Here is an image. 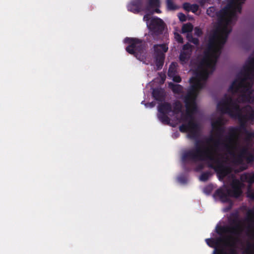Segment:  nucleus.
Segmentation results:
<instances>
[{"label": "nucleus", "mask_w": 254, "mask_h": 254, "mask_svg": "<svg viewBox=\"0 0 254 254\" xmlns=\"http://www.w3.org/2000/svg\"><path fill=\"white\" fill-rule=\"evenodd\" d=\"M167 7L169 10H175L179 9V7L176 5L172 0H166Z\"/></svg>", "instance_id": "nucleus-34"}, {"label": "nucleus", "mask_w": 254, "mask_h": 254, "mask_svg": "<svg viewBox=\"0 0 254 254\" xmlns=\"http://www.w3.org/2000/svg\"><path fill=\"white\" fill-rule=\"evenodd\" d=\"M175 37L176 40L178 41L179 43H183L184 42L183 38L182 36L178 33H175Z\"/></svg>", "instance_id": "nucleus-42"}, {"label": "nucleus", "mask_w": 254, "mask_h": 254, "mask_svg": "<svg viewBox=\"0 0 254 254\" xmlns=\"http://www.w3.org/2000/svg\"><path fill=\"white\" fill-rule=\"evenodd\" d=\"M246 220L249 223L248 229L254 227V207L247 212Z\"/></svg>", "instance_id": "nucleus-24"}, {"label": "nucleus", "mask_w": 254, "mask_h": 254, "mask_svg": "<svg viewBox=\"0 0 254 254\" xmlns=\"http://www.w3.org/2000/svg\"><path fill=\"white\" fill-rule=\"evenodd\" d=\"M229 106L232 109V114H229L231 117L233 118H236L238 115L239 113H241L243 111V108H241L240 106L236 103L233 101L230 102Z\"/></svg>", "instance_id": "nucleus-21"}, {"label": "nucleus", "mask_w": 254, "mask_h": 254, "mask_svg": "<svg viewBox=\"0 0 254 254\" xmlns=\"http://www.w3.org/2000/svg\"><path fill=\"white\" fill-rule=\"evenodd\" d=\"M206 13L210 17L217 18V23L215 29L212 32L209 37V49H212L220 39L223 44L227 41L232 29L229 26L232 24V18L235 14L228 15L227 10L225 8L217 11L215 6H210L206 10Z\"/></svg>", "instance_id": "nucleus-4"}, {"label": "nucleus", "mask_w": 254, "mask_h": 254, "mask_svg": "<svg viewBox=\"0 0 254 254\" xmlns=\"http://www.w3.org/2000/svg\"><path fill=\"white\" fill-rule=\"evenodd\" d=\"M229 134L225 137L224 143L234 145V139L237 137L239 129L238 127H231L229 128Z\"/></svg>", "instance_id": "nucleus-17"}, {"label": "nucleus", "mask_w": 254, "mask_h": 254, "mask_svg": "<svg viewBox=\"0 0 254 254\" xmlns=\"http://www.w3.org/2000/svg\"><path fill=\"white\" fill-rule=\"evenodd\" d=\"M254 70V57H250L228 89V91L233 94L240 92L243 101L250 103L254 101V96L252 95L254 90L253 83L247 82V80L254 79V74L252 72Z\"/></svg>", "instance_id": "nucleus-3"}, {"label": "nucleus", "mask_w": 254, "mask_h": 254, "mask_svg": "<svg viewBox=\"0 0 254 254\" xmlns=\"http://www.w3.org/2000/svg\"><path fill=\"white\" fill-rule=\"evenodd\" d=\"M143 20L144 21H146L147 22V24L149 23L150 22V17H149V14H145L143 17Z\"/></svg>", "instance_id": "nucleus-50"}, {"label": "nucleus", "mask_w": 254, "mask_h": 254, "mask_svg": "<svg viewBox=\"0 0 254 254\" xmlns=\"http://www.w3.org/2000/svg\"><path fill=\"white\" fill-rule=\"evenodd\" d=\"M192 46L189 43H187L185 44L183 47V51H190L191 53H192Z\"/></svg>", "instance_id": "nucleus-40"}, {"label": "nucleus", "mask_w": 254, "mask_h": 254, "mask_svg": "<svg viewBox=\"0 0 254 254\" xmlns=\"http://www.w3.org/2000/svg\"><path fill=\"white\" fill-rule=\"evenodd\" d=\"M248 197L252 199H254V192H249L248 194Z\"/></svg>", "instance_id": "nucleus-52"}, {"label": "nucleus", "mask_w": 254, "mask_h": 254, "mask_svg": "<svg viewBox=\"0 0 254 254\" xmlns=\"http://www.w3.org/2000/svg\"><path fill=\"white\" fill-rule=\"evenodd\" d=\"M194 34L195 35L200 37L202 34V31L199 27H196L194 29Z\"/></svg>", "instance_id": "nucleus-41"}, {"label": "nucleus", "mask_w": 254, "mask_h": 254, "mask_svg": "<svg viewBox=\"0 0 254 254\" xmlns=\"http://www.w3.org/2000/svg\"><path fill=\"white\" fill-rule=\"evenodd\" d=\"M201 143L197 140L195 143V148L184 152L182 155V160L186 162L190 160L196 162L199 161H206L208 167L213 169L217 173L219 180L223 179L229 173V168L225 165L223 161L217 157L212 148H206L202 150L199 146Z\"/></svg>", "instance_id": "nucleus-2"}, {"label": "nucleus", "mask_w": 254, "mask_h": 254, "mask_svg": "<svg viewBox=\"0 0 254 254\" xmlns=\"http://www.w3.org/2000/svg\"><path fill=\"white\" fill-rule=\"evenodd\" d=\"M230 223L231 225V234L236 236H239L242 230L241 227V221L239 218L238 213H233L231 214V218L230 219Z\"/></svg>", "instance_id": "nucleus-12"}, {"label": "nucleus", "mask_w": 254, "mask_h": 254, "mask_svg": "<svg viewBox=\"0 0 254 254\" xmlns=\"http://www.w3.org/2000/svg\"><path fill=\"white\" fill-rule=\"evenodd\" d=\"M211 127L213 130L215 131V135L217 137V139H214L212 136H210L206 139V141L207 143L213 142V146L211 147L210 148H212L214 154L217 157L220 158L221 155L218 152L220 150H223V145L222 144L224 143V140L221 139V137L224 133L225 129L224 127L222 126V120L218 119L215 121L211 122Z\"/></svg>", "instance_id": "nucleus-5"}, {"label": "nucleus", "mask_w": 254, "mask_h": 254, "mask_svg": "<svg viewBox=\"0 0 254 254\" xmlns=\"http://www.w3.org/2000/svg\"><path fill=\"white\" fill-rule=\"evenodd\" d=\"M249 136H254V133L251 132V133H248Z\"/></svg>", "instance_id": "nucleus-55"}, {"label": "nucleus", "mask_w": 254, "mask_h": 254, "mask_svg": "<svg viewBox=\"0 0 254 254\" xmlns=\"http://www.w3.org/2000/svg\"><path fill=\"white\" fill-rule=\"evenodd\" d=\"M207 0H199L198 3L201 6H204L207 2Z\"/></svg>", "instance_id": "nucleus-51"}, {"label": "nucleus", "mask_w": 254, "mask_h": 254, "mask_svg": "<svg viewBox=\"0 0 254 254\" xmlns=\"http://www.w3.org/2000/svg\"><path fill=\"white\" fill-rule=\"evenodd\" d=\"M191 4L188 2H185L183 4V8L188 11H190Z\"/></svg>", "instance_id": "nucleus-47"}, {"label": "nucleus", "mask_w": 254, "mask_h": 254, "mask_svg": "<svg viewBox=\"0 0 254 254\" xmlns=\"http://www.w3.org/2000/svg\"><path fill=\"white\" fill-rule=\"evenodd\" d=\"M147 27L151 35L155 38L163 34L166 25L162 19L154 17L150 19L149 23H147Z\"/></svg>", "instance_id": "nucleus-8"}, {"label": "nucleus", "mask_w": 254, "mask_h": 254, "mask_svg": "<svg viewBox=\"0 0 254 254\" xmlns=\"http://www.w3.org/2000/svg\"><path fill=\"white\" fill-rule=\"evenodd\" d=\"M154 50V56H158L160 55L165 56V53L167 52L168 50V45L166 44H156L153 46Z\"/></svg>", "instance_id": "nucleus-20"}, {"label": "nucleus", "mask_w": 254, "mask_h": 254, "mask_svg": "<svg viewBox=\"0 0 254 254\" xmlns=\"http://www.w3.org/2000/svg\"><path fill=\"white\" fill-rule=\"evenodd\" d=\"M229 237H232L231 236H228L225 238H218L215 239L212 238H208L205 239V242L206 244L211 248H214V250L217 249H221L225 248L228 249V247L225 246L224 244L226 242H230V243L232 242V240L231 239H229Z\"/></svg>", "instance_id": "nucleus-13"}, {"label": "nucleus", "mask_w": 254, "mask_h": 254, "mask_svg": "<svg viewBox=\"0 0 254 254\" xmlns=\"http://www.w3.org/2000/svg\"><path fill=\"white\" fill-rule=\"evenodd\" d=\"M176 72L177 71L175 64L174 63H172L169 67L168 73V76L170 77L171 76H173L176 74Z\"/></svg>", "instance_id": "nucleus-36"}, {"label": "nucleus", "mask_w": 254, "mask_h": 254, "mask_svg": "<svg viewBox=\"0 0 254 254\" xmlns=\"http://www.w3.org/2000/svg\"><path fill=\"white\" fill-rule=\"evenodd\" d=\"M229 239L232 240V242H226L224 245L228 247V249L221 248L214 250L213 254H238L236 249V244L239 241L237 237H229Z\"/></svg>", "instance_id": "nucleus-10"}, {"label": "nucleus", "mask_w": 254, "mask_h": 254, "mask_svg": "<svg viewBox=\"0 0 254 254\" xmlns=\"http://www.w3.org/2000/svg\"><path fill=\"white\" fill-rule=\"evenodd\" d=\"M153 98L159 102H163L165 100L166 93L164 89L156 88L153 89L152 93Z\"/></svg>", "instance_id": "nucleus-18"}, {"label": "nucleus", "mask_w": 254, "mask_h": 254, "mask_svg": "<svg viewBox=\"0 0 254 254\" xmlns=\"http://www.w3.org/2000/svg\"><path fill=\"white\" fill-rule=\"evenodd\" d=\"M169 87L175 94H180L183 92V87L180 84H175L170 82L169 83Z\"/></svg>", "instance_id": "nucleus-26"}, {"label": "nucleus", "mask_w": 254, "mask_h": 254, "mask_svg": "<svg viewBox=\"0 0 254 254\" xmlns=\"http://www.w3.org/2000/svg\"><path fill=\"white\" fill-rule=\"evenodd\" d=\"M242 193L241 184L238 180H234L231 185V189H227L226 191L222 189H217L213 194L214 197H218L223 202L230 201L229 197H239Z\"/></svg>", "instance_id": "nucleus-7"}, {"label": "nucleus", "mask_w": 254, "mask_h": 254, "mask_svg": "<svg viewBox=\"0 0 254 254\" xmlns=\"http://www.w3.org/2000/svg\"><path fill=\"white\" fill-rule=\"evenodd\" d=\"M204 168V166L203 164H200L199 165H198L196 168H195V171H197V172H198V171H201Z\"/></svg>", "instance_id": "nucleus-49"}, {"label": "nucleus", "mask_w": 254, "mask_h": 254, "mask_svg": "<svg viewBox=\"0 0 254 254\" xmlns=\"http://www.w3.org/2000/svg\"><path fill=\"white\" fill-rule=\"evenodd\" d=\"M198 5L197 4H191L190 11L195 13L198 10Z\"/></svg>", "instance_id": "nucleus-45"}, {"label": "nucleus", "mask_w": 254, "mask_h": 254, "mask_svg": "<svg viewBox=\"0 0 254 254\" xmlns=\"http://www.w3.org/2000/svg\"><path fill=\"white\" fill-rule=\"evenodd\" d=\"M223 145V150L226 151L228 153L232 156L233 162L236 165H242L243 163L244 157L250 152L247 148H243L238 155H236L234 152L236 149L235 145L229 143H222Z\"/></svg>", "instance_id": "nucleus-9"}, {"label": "nucleus", "mask_w": 254, "mask_h": 254, "mask_svg": "<svg viewBox=\"0 0 254 254\" xmlns=\"http://www.w3.org/2000/svg\"><path fill=\"white\" fill-rule=\"evenodd\" d=\"M183 105L181 103L177 101L174 103L173 112L175 114H179L182 112Z\"/></svg>", "instance_id": "nucleus-31"}, {"label": "nucleus", "mask_w": 254, "mask_h": 254, "mask_svg": "<svg viewBox=\"0 0 254 254\" xmlns=\"http://www.w3.org/2000/svg\"><path fill=\"white\" fill-rule=\"evenodd\" d=\"M160 6V0H148L147 3L145 6V11L146 12H150L155 7Z\"/></svg>", "instance_id": "nucleus-23"}, {"label": "nucleus", "mask_w": 254, "mask_h": 254, "mask_svg": "<svg viewBox=\"0 0 254 254\" xmlns=\"http://www.w3.org/2000/svg\"><path fill=\"white\" fill-rule=\"evenodd\" d=\"M193 29V25L190 23H188L183 25L182 31L183 33H190Z\"/></svg>", "instance_id": "nucleus-32"}, {"label": "nucleus", "mask_w": 254, "mask_h": 254, "mask_svg": "<svg viewBox=\"0 0 254 254\" xmlns=\"http://www.w3.org/2000/svg\"><path fill=\"white\" fill-rule=\"evenodd\" d=\"M124 42L129 44L126 48L127 52L140 61L144 59L146 48V44L144 41L137 38L127 37Z\"/></svg>", "instance_id": "nucleus-6"}, {"label": "nucleus", "mask_w": 254, "mask_h": 254, "mask_svg": "<svg viewBox=\"0 0 254 254\" xmlns=\"http://www.w3.org/2000/svg\"><path fill=\"white\" fill-rule=\"evenodd\" d=\"M248 163H252L254 161V155L251 152L244 157Z\"/></svg>", "instance_id": "nucleus-37"}, {"label": "nucleus", "mask_w": 254, "mask_h": 254, "mask_svg": "<svg viewBox=\"0 0 254 254\" xmlns=\"http://www.w3.org/2000/svg\"><path fill=\"white\" fill-rule=\"evenodd\" d=\"M216 233L220 236L224 234H231V228L228 226H218L216 229Z\"/></svg>", "instance_id": "nucleus-28"}, {"label": "nucleus", "mask_w": 254, "mask_h": 254, "mask_svg": "<svg viewBox=\"0 0 254 254\" xmlns=\"http://www.w3.org/2000/svg\"><path fill=\"white\" fill-rule=\"evenodd\" d=\"M240 123V127H238L239 129V131L241 130H243L244 131H246V124L247 122H243V121H239Z\"/></svg>", "instance_id": "nucleus-43"}, {"label": "nucleus", "mask_w": 254, "mask_h": 254, "mask_svg": "<svg viewBox=\"0 0 254 254\" xmlns=\"http://www.w3.org/2000/svg\"><path fill=\"white\" fill-rule=\"evenodd\" d=\"M191 53L190 51H181L179 56V60L182 64H184L189 61Z\"/></svg>", "instance_id": "nucleus-25"}, {"label": "nucleus", "mask_w": 254, "mask_h": 254, "mask_svg": "<svg viewBox=\"0 0 254 254\" xmlns=\"http://www.w3.org/2000/svg\"><path fill=\"white\" fill-rule=\"evenodd\" d=\"M246 252L248 254H254V252L253 253L252 252H251L249 249H248L247 250Z\"/></svg>", "instance_id": "nucleus-54"}, {"label": "nucleus", "mask_w": 254, "mask_h": 254, "mask_svg": "<svg viewBox=\"0 0 254 254\" xmlns=\"http://www.w3.org/2000/svg\"><path fill=\"white\" fill-rule=\"evenodd\" d=\"M160 7H155L153 9H151L150 12L151 14H153L154 13H160L161 11L159 9Z\"/></svg>", "instance_id": "nucleus-48"}, {"label": "nucleus", "mask_w": 254, "mask_h": 254, "mask_svg": "<svg viewBox=\"0 0 254 254\" xmlns=\"http://www.w3.org/2000/svg\"><path fill=\"white\" fill-rule=\"evenodd\" d=\"M209 44L204 51V57L199 62L197 69L195 72V76L190 79V87L186 95L185 96L184 101L185 103L187 114L188 116L197 111L196 98L199 91L203 88L204 83L209 76V70L213 71L215 68L216 64L220 54V50L216 45L212 49L208 50Z\"/></svg>", "instance_id": "nucleus-1"}, {"label": "nucleus", "mask_w": 254, "mask_h": 254, "mask_svg": "<svg viewBox=\"0 0 254 254\" xmlns=\"http://www.w3.org/2000/svg\"><path fill=\"white\" fill-rule=\"evenodd\" d=\"M128 10L137 13L141 11H145L143 0H132L127 6Z\"/></svg>", "instance_id": "nucleus-16"}, {"label": "nucleus", "mask_w": 254, "mask_h": 254, "mask_svg": "<svg viewBox=\"0 0 254 254\" xmlns=\"http://www.w3.org/2000/svg\"><path fill=\"white\" fill-rule=\"evenodd\" d=\"M155 65L157 67V70L161 69L164 63L165 56H163L162 54L158 55V56H154Z\"/></svg>", "instance_id": "nucleus-27"}, {"label": "nucleus", "mask_w": 254, "mask_h": 254, "mask_svg": "<svg viewBox=\"0 0 254 254\" xmlns=\"http://www.w3.org/2000/svg\"><path fill=\"white\" fill-rule=\"evenodd\" d=\"M190 129H198V125L192 120H190L187 124H183L179 127V130L182 132H188Z\"/></svg>", "instance_id": "nucleus-19"}, {"label": "nucleus", "mask_w": 254, "mask_h": 254, "mask_svg": "<svg viewBox=\"0 0 254 254\" xmlns=\"http://www.w3.org/2000/svg\"><path fill=\"white\" fill-rule=\"evenodd\" d=\"M158 118L164 124L169 125L170 124V119L168 116V114L159 113Z\"/></svg>", "instance_id": "nucleus-30"}, {"label": "nucleus", "mask_w": 254, "mask_h": 254, "mask_svg": "<svg viewBox=\"0 0 254 254\" xmlns=\"http://www.w3.org/2000/svg\"><path fill=\"white\" fill-rule=\"evenodd\" d=\"M213 185L212 184H209L206 186L205 187H204L203 189V191L205 194L209 195L211 193V192L213 190Z\"/></svg>", "instance_id": "nucleus-39"}, {"label": "nucleus", "mask_w": 254, "mask_h": 254, "mask_svg": "<svg viewBox=\"0 0 254 254\" xmlns=\"http://www.w3.org/2000/svg\"><path fill=\"white\" fill-rule=\"evenodd\" d=\"M179 181L181 182H185L186 181V178L184 177H180L179 178Z\"/></svg>", "instance_id": "nucleus-53"}, {"label": "nucleus", "mask_w": 254, "mask_h": 254, "mask_svg": "<svg viewBox=\"0 0 254 254\" xmlns=\"http://www.w3.org/2000/svg\"><path fill=\"white\" fill-rule=\"evenodd\" d=\"M171 77H173V80L174 82H177V83L180 82L181 81V80H182V79H181V77L179 75H178L175 74L174 75L171 76Z\"/></svg>", "instance_id": "nucleus-46"}, {"label": "nucleus", "mask_w": 254, "mask_h": 254, "mask_svg": "<svg viewBox=\"0 0 254 254\" xmlns=\"http://www.w3.org/2000/svg\"><path fill=\"white\" fill-rule=\"evenodd\" d=\"M212 173L209 171L203 172L199 177V180L202 182H206L209 179Z\"/></svg>", "instance_id": "nucleus-33"}, {"label": "nucleus", "mask_w": 254, "mask_h": 254, "mask_svg": "<svg viewBox=\"0 0 254 254\" xmlns=\"http://www.w3.org/2000/svg\"><path fill=\"white\" fill-rule=\"evenodd\" d=\"M230 102H232L231 97L223 99L219 101L217 105V109L222 113L232 114V109L229 106Z\"/></svg>", "instance_id": "nucleus-15"}, {"label": "nucleus", "mask_w": 254, "mask_h": 254, "mask_svg": "<svg viewBox=\"0 0 254 254\" xmlns=\"http://www.w3.org/2000/svg\"><path fill=\"white\" fill-rule=\"evenodd\" d=\"M178 16L179 20L181 21L184 22L187 20L186 16L184 13H181V12L179 13Z\"/></svg>", "instance_id": "nucleus-44"}, {"label": "nucleus", "mask_w": 254, "mask_h": 254, "mask_svg": "<svg viewBox=\"0 0 254 254\" xmlns=\"http://www.w3.org/2000/svg\"><path fill=\"white\" fill-rule=\"evenodd\" d=\"M198 129H190L189 131L188 137L190 139H195L197 136V130Z\"/></svg>", "instance_id": "nucleus-38"}, {"label": "nucleus", "mask_w": 254, "mask_h": 254, "mask_svg": "<svg viewBox=\"0 0 254 254\" xmlns=\"http://www.w3.org/2000/svg\"><path fill=\"white\" fill-rule=\"evenodd\" d=\"M246 0H230L227 4L225 9L227 10L228 15H231L234 13L235 16L232 18V23L237 18L236 12L241 13L242 11V5Z\"/></svg>", "instance_id": "nucleus-11"}, {"label": "nucleus", "mask_w": 254, "mask_h": 254, "mask_svg": "<svg viewBox=\"0 0 254 254\" xmlns=\"http://www.w3.org/2000/svg\"><path fill=\"white\" fill-rule=\"evenodd\" d=\"M241 179L244 182H246L250 184H253L254 183V173L245 174L241 176Z\"/></svg>", "instance_id": "nucleus-29"}, {"label": "nucleus", "mask_w": 254, "mask_h": 254, "mask_svg": "<svg viewBox=\"0 0 254 254\" xmlns=\"http://www.w3.org/2000/svg\"><path fill=\"white\" fill-rule=\"evenodd\" d=\"M150 106H151V107H153V106H154V103H153V102H151V103H150Z\"/></svg>", "instance_id": "nucleus-56"}, {"label": "nucleus", "mask_w": 254, "mask_h": 254, "mask_svg": "<svg viewBox=\"0 0 254 254\" xmlns=\"http://www.w3.org/2000/svg\"><path fill=\"white\" fill-rule=\"evenodd\" d=\"M187 40L195 45H199V40L197 38L192 36L191 33H188L187 35Z\"/></svg>", "instance_id": "nucleus-35"}, {"label": "nucleus", "mask_w": 254, "mask_h": 254, "mask_svg": "<svg viewBox=\"0 0 254 254\" xmlns=\"http://www.w3.org/2000/svg\"><path fill=\"white\" fill-rule=\"evenodd\" d=\"M245 114H243L242 112L239 113L238 115L235 118H237L239 121L247 122L249 120H254V109L251 105H246L243 108V111Z\"/></svg>", "instance_id": "nucleus-14"}, {"label": "nucleus", "mask_w": 254, "mask_h": 254, "mask_svg": "<svg viewBox=\"0 0 254 254\" xmlns=\"http://www.w3.org/2000/svg\"><path fill=\"white\" fill-rule=\"evenodd\" d=\"M158 112L160 113L169 114L172 112V108L170 103L164 102L161 103L158 107Z\"/></svg>", "instance_id": "nucleus-22"}]
</instances>
